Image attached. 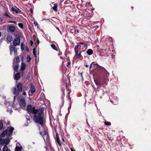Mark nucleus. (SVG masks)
Listing matches in <instances>:
<instances>
[{
  "mask_svg": "<svg viewBox=\"0 0 151 151\" xmlns=\"http://www.w3.org/2000/svg\"><path fill=\"white\" fill-rule=\"evenodd\" d=\"M92 65L97 69V79L98 81L100 82H102L103 85H107V78L109 76V73L104 67L99 65L97 63H94L93 62L90 65V70Z\"/></svg>",
  "mask_w": 151,
  "mask_h": 151,
  "instance_id": "1",
  "label": "nucleus"
},
{
  "mask_svg": "<svg viewBox=\"0 0 151 151\" xmlns=\"http://www.w3.org/2000/svg\"><path fill=\"white\" fill-rule=\"evenodd\" d=\"M33 118L34 121L36 123L40 124L42 126H44V114L43 111L42 109H39L38 112L34 114Z\"/></svg>",
  "mask_w": 151,
  "mask_h": 151,
  "instance_id": "2",
  "label": "nucleus"
},
{
  "mask_svg": "<svg viewBox=\"0 0 151 151\" xmlns=\"http://www.w3.org/2000/svg\"><path fill=\"white\" fill-rule=\"evenodd\" d=\"M27 111L29 114H34L38 112L39 109H35V106H33L31 104H29L27 106Z\"/></svg>",
  "mask_w": 151,
  "mask_h": 151,
  "instance_id": "3",
  "label": "nucleus"
},
{
  "mask_svg": "<svg viewBox=\"0 0 151 151\" xmlns=\"http://www.w3.org/2000/svg\"><path fill=\"white\" fill-rule=\"evenodd\" d=\"M19 104L20 106L22 108H24L26 106V102L24 99L23 98H20L19 101Z\"/></svg>",
  "mask_w": 151,
  "mask_h": 151,
  "instance_id": "4",
  "label": "nucleus"
},
{
  "mask_svg": "<svg viewBox=\"0 0 151 151\" xmlns=\"http://www.w3.org/2000/svg\"><path fill=\"white\" fill-rule=\"evenodd\" d=\"M20 39L18 37H16L13 40V43L14 46L19 45L20 43Z\"/></svg>",
  "mask_w": 151,
  "mask_h": 151,
  "instance_id": "5",
  "label": "nucleus"
},
{
  "mask_svg": "<svg viewBox=\"0 0 151 151\" xmlns=\"http://www.w3.org/2000/svg\"><path fill=\"white\" fill-rule=\"evenodd\" d=\"M40 134L42 136L44 140L45 141V140L47 141L48 135H46V132L44 130L41 132L40 131Z\"/></svg>",
  "mask_w": 151,
  "mask_h": 151,
  "instance_id": "6",
  "label": "nucleus"
},
{
  "mask_svg": "<svg viewBox=\"0 0 151 151\" xmlns=\"http://www.w3.org/2000/svg\"><path fill=\"white\" fill-rule=\"evenodd\" d=\"M75 54L74 56V58L76 59L81 60L83 58L82 56L81 55V52H75Z\"/></svg>",
  "mask_w": 151,
  "mask_h": 151,
  "instance_id": "7",
  "label": "nucleus"
},
{
  "mask_svg": "<svg viewBox=\"0 0 151 151\" xmlns=\"http://www.w3.org/2000/svg\"><path fill=\"white\" fill-rule=\"evenodd\" d=\"M17 88L20 92H22L24 91L22 84L20 83H18L17 85Z\"/></svg>",
  "mask_w": 151,
  "mask_h": 151,
  "instance_id": "8",
  "label": "nucleus"
},
{
  "mask_svg": "<svg viewBox=\"0 0 151 151\" xmlns=\"http://www.w3.org/2000/svg\"><path fill=\"white\" fill-rule=\"evenodd\" d=\"M26 66V64L23 62L21 64V67L20 68V70L21 71L22 76H23V71L25 70Z\"/></svg>",
  "mask_w": 151,
  "mask_h": 151,
  "instance_id": "9",
  "label": "nucleus"
},
{
  "mask_svg": "<svg viewBox=\"0 0 151 151\" xmlns=\"http://www.w3.org/2000/svg\"><path fill=\"white\" fill-rule=\"evenodd\" d=\"M8 129H9L8 130L7 136H8V137H9L12 134L13 131L14 130V128L12 127H8Z\"/></svg>",
  "mask_w": 151,
  "mask_h": 151,
  "instance_id": "10",
  "label": "nucleus"
},
{
  "mask_svg": "<svg viewBox=\"0 0 151 151\" xmlns=\"http://www.w3.org/2000/svg\"><path fill=\"white\" fill-rule=\"evenodd\" d=\"M0 140H1V141L2 142H3V143L5 144V145L6 146H7V145L8 144L10 141V140L9 138H7L5 140H4L3 139H2L1 138Z\"/></svg>",
  "mask_w": 151,
  "mask_h": 151,
  "instance_id": "11",
  "label": "nucleus"
},
{
  "mask_svg": "<svg viewBox=\"0 0 151 151\" xmlns=\"http://www.w3.org/2000/svg\"><path fill=\"white\" fill-rule=\"evenodd\" d=\"M21 77V73L19 72L16 73L14 76V80L18 81Z\"/></svg>",
  "mask_w": 151,
  "mask_h": 151,
  "instance_id": "12",
  "label": "nucleus"
},
{
  "mask_svg": "<svg viewBox=\"0 0 151 151\" xmlns=\"http://www.w3.org/2000/svg\"><path fill=\"white\" fill-rule=\"evenodd\" d=\"M16 64L15 61V60L14 59L13 61V66L14 67V70L16 72H18V68H19V64H17L16 65H15Z\"/></svg>",
  "mask_w": 151,
  "mask_h": 151,
  "instance_id": "13",
  "label": "nucleus"
},
{
  "mask_svg": "<svg viewBox=\"0 0 151 151\" xmlns=\"http://www.w3.org/2000/svg\"><path fill=\"white\" fill-rule=\"evenodd\" d=\"M31 88L30 89V91L32 93H34L35 91V86L32 83H30Z\"/></svg>",
  "mask_w": 151,
  "mask_h": 151,
  "instance_id": "14",
  "label": "nucleus"
},
{
  "mask_svg": "<svg viewBox=\"0 0 151 151\" xmlns=\"http://www.w3.org/2000/svg\"><path fill=\"white\" fill-rule=\"evenodd\" d=\"M19 91L15 87L14 88L13 91V93L14 95H15L16 96H18L19 95Z\"/></svg>",
  "mask_w": 151,
  "mask_h": 151,
  "instance_id": "15",
  "label": "nucleus"
},
{
  "mask_svg": "<svg viewBox=\"0 0 151 151\" xmlns=\"http://www.w3.org/2000/svg\"><path fill=\"white\" fill-rule=\"evenodd\" d=\"M21 32L19 31L16 30L14 32V35L16 37L20 38L21 36Z\"/></svg>",
  "mask_w": 151,
  "mask_h": 151,
  "instance_id": "16",
  "label": "nucleus"
},
{
  "mask_svg": "<svg viewBox=\"0 0 151 151\" xmlns=\"http://www.w3.org/2000/svg\"><path fill=\"white\" fill-rule=\"evenodd\" d=\"M8 131V129H6L4 131H3L1 133V135L2 137H4L5 136V135H6V136H7V132Z\"/></svg>",
  "mask_w": 151,
  "mask_h": 151,
  "instance_id": "17",
  "label": "nucleus"
},
{
  "mask_svg": "<svg viewBox=\"0 0 151 151\" xmlns=\"http://www.w3.org/2000/svg\"><path fill=\"white\" fill-rule=\"evenodd\" d=\"M67 83H65L64 84H63L61 85V87L62 88L61 91L63 92V93L64 94L65 91V87H66L67 86Z\"/></svg>",
  "mask_w": 151,
  "mask_h": 151,
  "instance_id": "18",
  "label": "nucleus"
},
{
  "mask_svg": "<svg viewBox=\"0 0 151 151\" xmlns=\"http://www.w3.org/2000/svg\"><path fill=\"white\" fill-rule=\"evenodd\" d=\"M15 48L13 46H10V54L11 55L12 54V53L13 51L15 50Z\"/></svg>",
  "mask_w": 151,
  "mask_h": 151,
  "instance_id": "19",
  "label": "nucleus"
},
{
  "mask_svg": "<svg viewBox=\"0 0 151 151\" xmlns=\"http://www.w3.org/2000/svg\"><path fill=\"white\" fill-rule=\"evenodd\" d=\"M56 141H57V143H58V145L60 146H61V144L60 142V139L59 137V136H58V135L57 134H56Z\"/></svg>",
  "mask_w": 151,
  "mask_h": 151,
  "instance_id": "20",
  "label": "nucleus"
},
{
  "mask_svg": "<svg viewBox=\"0 0 151 151\" xmlns=\"http://www.w3.org/2000/svg\"><path fill=\"white\" fill-rule=\"evenodd\" d=\"M6 39L9 42H11L13 40V37L12 36L8 35L6 37Z\"/></svg>",
  "mask_w": 151,
  "mask_h": 151,
  "instance_id": "21",
  "label": "nucleus"
},
{
  "mask_svg": "<svg viewBox=\"0 0 151 151\" xmlns=\"http://www.w3.org/2000/svg\"><path fill=\"white\" fill-rule=\"evenodd\" d=\"M9 30L11 32H14L15 29V27L14 26H10L9 27Z\"/></svg>",
  "mask_w": 151,
  "mask_h": 151,
  "instance_id": "22",
  "label": "nucleus"
},
{
  "mask_svg": "<svg viewBox=\"0 0 151 151\" xmlns=\"http://www.w3.org/2000/svg\"><path fill=\"white\" fill-rule=\"evenodd\" d=\"M11 11L12 12L13 14L16 13L18 14V9H14V8L13 7H12L10 9Z\"/></svg>",
  "mask_w": 151,
  "mask_h": 151,
  "instance_id": "23",
  "label": "nucleus"
},
{
  "mask_svg": "<svg viewBox=\"0 0 151 151\" xmlns=\"http://www.w3.org/2000/svg\"><path fill=\"white\" fill-rule=\"evenodd\" d=\"M58 5L56 4H54V6L52 7V9L56 12L58 11Z\"/></svg>",
  "mask_w": 151,
  "mask_h": 151,
  "instance_id": "24",
  "label": "nucleus"
},
{
  "mask_svg": "<svg viewBox=\"0 0 151 151\" xmlns=\"http://www.w3.org/2000/svg\"><path fill=\"white\" fill-rule=\"evenodd\" d=\"M87 53L88 55H91L93 53V51L92 49H89L87 50Z\"/></svg>",
  "mask_w": 151,
  "mask_h": 151,
  "instance_id": "25",
  "label": "nucleus"
},
{
  "mask_svg": "<svg viewBox=\"0 0 151 151\" xmlns=\"http://www.w3.org/2000/svg\"><path fill=\"white\" fill-rule=\"evenodd\" d=\"M2 151H11V150L9 149L7 146L5 145L3 148Z\"/></svg>",
  "mask_w": 151,
  "mask_h": 151,
  "instance_id": "26",
  "label": "nucleus"
},
{
  "mask_svg": "<svg viewBox=\"0 0 151 151\" xmlns=\"http://www.w3.org/2000/svg\"><path fill=\"white\" fill-rule=\"evenodd\" d=\"M22 149V147H19L16 146L15 148V151H21Z\"/></svg>",
  "mask_w": 151,
  "mask_h": 151,
  "instance_id": "27",
  "label": "nucleus"
},
{
  "mask_svg": "<svg viewBox=\"0 0 151 151\" xmlns=\"http://www.w3.org/2000/svg\"><path fill=\"white\" fill-rule=\"evenodd\" d=\"M51 47L54 50L58 51V49L55 45L51 44Z\"/></svg>",
  "mask_w": 151,
  "mask_h": 151,
  "instance_id": "28",
  "label": "nucleus"
},
{
  "mask_svg": "<svg viewBox=\"0 0 151 151\" xmlns=\"http://www.w3.org/2000/svg\"><path fill=\"white\" fill-rule=\"evenodd\" d=\"M79 46L78 45H76L75 46V47L74 48V50L75 52H78V50L79 49Z\"/></svg>",
  "mask_w": 151,
  "mask_h": 151,
  "instance_id": "29",
  "label": "nucleus"
},
{
  "mask_svg": "<svg viewBox=\"0 0 151 151\" xmlns=\"http://www.w3.org/2000/svg\"><path fill=\"white\" fill-rule=\"evenodd\" d=\"M15 62H16L17 64H19L20 62L19 58V56H17L16 58V60H15Z\"/></svg>",
  "mask_w": 151,
  "mask_h": 151,
  "instance_id": "30",
  "label": "nucleus"
},
{
  "mask_svg": "<svg viewBox=\"0 0 151 151\" xmlns=\"http://www.w3.org/2000/svg\"><path fill=\"white\" fill-rule=\"evenodd\" d=\"M3 124L2 120H0V130L3 127Z\"/></svg>",
  "mask_w": 151,
  "mask_h": 151,
  "instance_id": "31",
  "label": "nucleus"
},
{
  "mask_svg": "<svg viewBox=\"0 0 151 151\" xmlns=\"http://www.w3.org/2000/svg\"><path fill=\"white\" fill-rule=\"evenodd\" d=\"M104 124L106 125L107 126H109L111 124V123L109 122H108V121H106L104 122Z\"/></svg>",
  "mask_w": 151,
  "mask_h": 151,
  "instance_id": "32",
  "label": "nucleus"
},
{
  "mask_svg": "<svg viewBox=\"0 0 151 151\" xmlns=\"http://www.w3.org/2000/svg\"><path fill=\"white\" fill-rule=\"evenodd\" d=\"M3 15L4 16H5L6 17H11V18H12V17H10V16L8 14V13H6V12H4V13H3Z\"/></svg>",
  "mask_w": 151,
  "mask_h": 151,
  "instance_id": "33",
  "label": "nucleus"
},
{
  "mask_svg": "<svg viewBox=\"0 0 151 151\" xmlns=\"http://www.w3.org/2000/svg\"><path fill=\"white\" fill-rule=\"evenodd\" d=\"M33 54L35 58L36 57V53L35 48H33Z\"/></svg>",
  "mask_w": 151,
  "mask_h": 151,
  "instance_id": "34",
  "label": "nucleus"
},
{
  "mask_svg": "<svg viewBox=\"0 0 151 151\" xmlns=\"http://www.w3.org/2000/svg\"><path fill=\"white\" fill-rule=\"evenodd\" d=\"M19 26L22 29L23 28V25L22 23H19L18 24Z\"/></svg>",
  "mask_w": 151,
  "mask_h": 151,
  "instance_id": "35",
  "label": "nucleus"
},
{
  "mask_svg": "<svg viewBox=\"0 0 151 151\" xmlns=\"http://www.w3.org/2000/svg\"><path fill=\"white\" fill-rule=\"evenodd\" d=\"M68 99L70 101V106L71 107V104L72 103L73 101L71 99V97L70 96H69V97H68Z\"/></svg>",
  "mask_w": 151,
  "mask_h": 151,
  "instance_id": "36",
  "label": "nucleus"
},
{
  "mask_svg": "<svg viewBox=\"0 0 151 151\" xmlns=\"http://www.w3.org/2000/svg\"><path fill=\"white\" fill-rule=\"evenodd\" d=\"M21 49L23 50L24 49V45L23 43H22L21 45Z\"/></svg>",
  "mask_w": 151,
  "mask_h": 151,
  "instance_id": "37",
  "label": "nucleus"
},
{
  "mask_svg": "<svg viewBox=\"0 0 151 151\" xmlns=\"http://www.w3.org/2000/svg\"><path fill=\"white\" fill-rule=\"evenodd\" d=\"M31 58H30V57L29 56V55L28 56L27 59V61L28 62H29L30 61Z\"/></svg>",
  "mask_w": 151,
  "mask_h": 151,
  "instance_id": "38",
  "label": "nucleus"
},
{
  "mask_svg": "<svg viewBox=\"0 0 151 151\" xmlns=\"http://www.w3.org/2000/svg\"><path fill=\"white\" fill-rule=\"evenodd\" d=\"M17 8L18 9V14L19 13V14H22V11L20 9H19L18 8Z\"/></svg>",
  "mask_w": 151,
  "mask_h": 151,
  "instance_id": "39",
  "label": "nucleus"
},
{
  "mask_svg": "<svg viewBox=\"0 0 151 151\" xmlns=\"http://www.w3.org/2000/svg\"><path fill=\"white\" fill-rule=\"evenodd\" d=\"M77 44L79 46L80 45H84V43L83 42H80L77 43Z\"/></svg>",
  "mask_w": 151,
  "mask_h": 151,
  "instance_id": "40",
  "label": "nucleus"
},
{
  "mask_svg": "<svg viewBox=\"0 0 151 151\" xmlns=\"http://www.w3.org/2000/svg\"><path fill=\"white\" fill-rule=\"evenodd\" d=\"M30 45L32 46L33 44V42L32 40H30Z\"/></svg>",
  "mask_w": 151,
  "mask_h": 151,
  "instance_id": "41",
  "label": "nucleus"
},
{
  "mask_svg": "<svg viewBox=\"0 0 151 151\" xmlns=\"http://www.w3.org/2000/svg\"><path fill=\"white\" fill-rule=\"evenodd\" d=\"M14 54H15V55H17V50L16 49H15L14 51Z\"/></svg>",
  "mask_w": 151,
  "mask_h": 151,
  "instance_id": "42",
  "label": "nucleus"
},
{
  "mask_svg": "<svg viewBox=\"0 0 151 151\" xmlns=\"http://www.w3.org/2000/svg\"><path fill=\"white\" fill-rule=\"evenodd\" d=\"M34 24H35V26H38V23L37 22H34Z\"/></svg>",
  "mask_w": 151,
  "mask_h": 151,
  "instance_id": "43",
  "label": "nucleus"
},
{
  "mask_svg": "<svg viewBox=\"0 0 151 151\" xmlns=\"http://www.w3.org/2000/svg\"><path fill=\"white\" fill-rule=\"evenodd\" d=\"M29 78L30 77L29 75V74H27L26 76V79L27 80H29Z\"/></svg>",
  "mask_w": 151,
  "mask_h": 151,
  "instance_id": "44",
  "label": "nucleus"
},
{
  "mask_svg": "<svg viewBox=\"0 0 151 151\" xmlns=\"http://www.w3.org/2000/svg\"><path fill=\"white\" fill-rule=\"evenodd\" d=\"M22 94L24 96H26L27 95V93L26 92L24 91L22 93Z\"/></svg>",
  "mask_w": 151,
  "mask_h": 151,
  "instance_id": "45",
  "label": "nucleus"
},
{
  "mask_svg": "<svg viewBox=\"0 0 151 151\" xmlns=\"http://www.w3.org/2000/svg\"><path fill=\"white\" fill-rule=\"evenodd\" d=\"M84 47L85 48V49H87L88 47L87 45L84 44Z\"/></svg>",
  "mask_w": 151,
  "mask_h": 151,
  "instance_id": "46",
  "label": "nucleus"
},
{
  "mask_svg": "<svg viewBox=\"0 0 151 151\" xmlns=\"http://www.w3.org/2000/svg\"><path fill=\"white\" fill-rule=\"evenodd\" d=\"M26 50L28 52L29 51V49L27 47H26Z\"/></svg>",
  "mask_w": 151,
  "mask_h": 151,
  "instance_id": "47",
  "label": "nucleus"
},
{
  "mask_svg": "<svg viewBox=\"0 0 151 151\" xmlns=\"http://www.w3.org/2000/svg\"><path fill=\"white\" fill-rule=\"evenodd\" d=\"M71 64V62H68L67 63V66L68 67V65Z\"/></svg>",
  "mask_w": 151,
  "mask_h": 151,
  "instance_id": "48",
  "label": "nucleus"
},
{
  "mask_svg": "<svg viewBox=\"0 0 151 151\" xmlns=\"http://www.w3.org/2000/svg\"><path fill=\"white\" fill-rule=\"evenodd\" d=\"M30 11L31 14H32L33 13V10H32V8H31L30 9Z\"/></svg>",
  "mask_w": 151,
  "mask_h": 151,
  "instance_id": "49",
  "label": "nucleus"
},
{
  "mask_svg": "<svg viewBox=\"0 0 151 151\" xmlns=\"http://www.w3.org/2000/svg\"><path fill=\"white\" fill-rule=\"evenodd\" d=\"M89 64H88L87 63H86L85 64V66L87 68L88 67Z\"/></svg>",
  "mask_w": 151,
  "mask_h": 151,
  "instance_id": "50",
  "label": "nucleus"
},
{
  "mask_svg": "<svg viewBox=\"0 0 151 151\" xmlns=\"http://www.w3.org/2000/svg\"><path fill=\"white\" fill-rule=\"evenodd\" d=\"M12 23L14 24H15L16 25L17 24V22L15 21H13Z\"/></svg>",
  "mask_w": 151,
  "mask_h": 151,
  "instance_id": "51",
  "label": "nucleus"
},
{
  "mask_svg": "<svg viewBox=\"0 0 151 151\" xmlns=\"http://www.w3.org/2000/svg\"><path fill=\"white\" fill-rule=\"evenodd\" d=\"M75 34L76 32H77V33H79V30H75Z\"/></svg>",
  "mask_w": 151,
  "mask_h": 151,
  "instance_id": "52",
  "label": "nucleus"
},
{
  "mask_svg": "<svg viewBox=\"0 0 151 151\" xmlns=\"http://www.w3.org/2000/svg\"><path fill=\"white\" fill-rule=\"evenodd\" d=\"M37 42L38 44H39L40 43V41L38 38H37Z\"/></svg>",
  "mask_w": 151,
  "mask_h": 151,
  "instance_id": "53",
  "label": "nucleus"
},
{
  "mask_svg": "<svg viewBox=\"0 0 151 151\" xmlns=\"http://www.w3.org/2000/svg\"><path fill=\"white\" fill-rule=\"evenodd\" d=\"M56 28L57 29H58V30L59 31V32H61V31H60V29H59V28H58V27H56Z\"/></svg>",
  "mask_w": 151,
  "mask_h": 151,
  "instance_id": "54",
  "label": "nucleus"
},
{
  "mask_svg": "<svg viewBox=\"0 0 151 151\" xmlns=\"http://www.w3.org/2000/svg\"><path fill=\"white\" fill-rule=\"evenodd\" d=\"M67 52H65V55L66 57H67Z\"/></svg>",
  "mask_w": 151,
  "mask_h": 151,
  "instance_id": "55",
  "label": "nucleus"
},
{
  "mask_svg": "<svg viewBox=\"0 0 151 151\" xmlns=\"http://www.w3.org/2000/svg\"><path fill=\"white\" fill-rule=\"evenodd\" d=\"M67 52V54H70V52L69 51H68L66 52Z\"/></svg>",
  "mask_w": 151,
  "mask_h": 151,
  "instance_id": "56",
  "label": "nucleus"
},
{
  "mask_svg": "<svg viewBox=\"0 0 151 151\" xmlns=\"http://www.w3.org/2000/svg\"><path fill=\"white\" fill-rule=\"evenodd\" d=\"M106 50H104V51L105 52H104L103 51H102V52L103 53H106Z\"/></svg>",
  "mask_w": 151,
  "mask_h": 151,
  "instance_id": "57",
  "label": "nucleus"
},
{
  "mask_svg": "<svg viewBox=\"0 0 151 151\" xmlns=\"http://www.w3.org/2000/svg\"><path fill=\"white\" fill-rule=\"evenodd\" d=\"M12 22H13V21H9L8 22L9 23H12Z\"/></svg>",
  "mask_w": 151,
  "mask_h": 151,
  "instance_id": "58",
  "label": "nucleus"
},
{
  "mask_svg": "<svg viewBox=\"0 0 151 151\" xmlns=\"http://www.w3.org/2000/svg\"><path fill=\"white\" fill-rule=\"evenodd\" d=\"M45 148H46V151H49L48 148L47 147H46Z\"/></svg>",
  "mask_w": 151,
  "mask_h": 151,
  "instance_id": "59",
  "label": "nucleus"
},
{
  "mask_svg": "<svg viewBox=\"0 0 151 151\" xmlns=\"http://www.w3.org/2000/svg\"><path fill=\"white\" fill-rule=\"evenodd\" d=\"M62 140L63 141V142H65V140H64V138H63L62 139Z\"/></svg>",
  "mask_w": 151,
  "mask_h": 151,
  "instance_id": "60",
  "label": "nucleus"
},
{
  "mask_svg": "<svg viewBox=\"0 0 151 151\" xmlns=\"http://www.w3.org/2000/svg\"><path fill=\"white\" fill-rule=\"evenodd\" d=\"M10 14V15H11L10 17H12L13 16L11 14Z\"/></svg>",
  "mask_w": 151,
  "mask_h": 151,
  "instance_id": "61",
  "label": "nucleus"
},
{
  "mask_svg": "<svg viewBox=\"0 0 151 151\" xmlns=\"http://www.w3.org/2000/svg\"><path fill=\"white\" fill-rule=\"evenodd\" d=\"M10 14V15H11L10 17H12L13 16L11 14Z\"/></svg>",
  "mask_w": 151,
  "mask_h": 151,
  "instance_id": "62",
  "label": "nucleus"
},
{
  "mask_svg": "<svg viewBox=\"0 0 151 151\" xmlns=\"http://www.w3.org/2000/svg\"><path fill=\"white\" fill-rule=\"evenodd\" d=\"M71 151H74L72 149H71Z\"/></svg>",
  "mask_w": 151,
  "mask_h": 151,
  "instance_id": "63",
  "label": "nucleus"
},
{
  "mask_svg": "<svg viewBox=\"0 0 151 151\" xmlns=\"http://www.w3.org/2000/svg\"><path fill=\"white\" fill-rule=\"evenodd\" d=\"M14 99H15V98H16V96H14Z\"/></svg>",
  "mask_w": 151,
  "mask_h": 151,
  "instance_id": "64",
  "label": "nucleus"
}]
</instances>
